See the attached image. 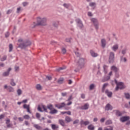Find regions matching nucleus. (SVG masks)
I'll use <instances>...</instances> for the list:
<instances>
[{"instance_id": "f257e3e1", "label": "nucleus", "mask_w": 130, "mask_h": 130, "mask_svg": "<svg viewBox=\"0 0 130 130\" xmlns=\"http://www.w3.org/2000/svg\"><path fill=\"white\" fill-rule=\"evenodd\" d=\"M17 45H18V47H20L21 48H25V47H27V46L31 45V42L27 41L24 42V41H23L22 39H19L18 41Z\"/></svg>"}, {"instance_id": "f03ea898", "label": "nucleus", "mask_w": 130, "mask_h": 130, "mask_svg": "<svg viewBox=\"0 0 130 130\" xmlns=\"http://www.w3.org/2000/svg\"><path fill=\"white\" fill-rule=\"evenodd\" d=\"M115 83L116 85V87L115 88V90L117 91L119 89L120 90H122V89H124L125 88V86L122 82H118L117 80L115 79Z\"/></svg>"}, {"instance_id": "7ed1b4c3", "label": "nucleus", "mask_w": 130, "mask_h": 130, "mask_svg": "<svg viewBox=\"0 0 130 130\" xmlns=\"http://www.w3.org/2000/svg\"><path fill=\"white\" fill-rule=\"evenodd\" d=\"M37 21L38 25L44 26L46 25V21H47V19H46V18H41L40 17H38L37 19Z\"/></svg>"}, {"instance_id": "20e7f679", "label": "nucleus", "mask_w": 130, "mask_h": 130, "mask_svg": "<svg viewBox=\"0 0 130 130\" xmlns=\"http://www.w3.org/2000/svg\"><path fill=\"white\" fill-rule=\"evenodd\" d=\"M114 61V53L111 52L109 57V62L112 63Z\"/></svg>"}, {"instance_id": "39448f33", "label": "nucleus", "mask_w": 130, "mask_h": 130, "mask_svg": "<svg viewBox=\"0 0 130 130\" xmlns=\"http://www.w3.org/2000/svg\"><path fill=\"white\" fill-rule=\"evenodd\" d=\"M91 21L93 23L95 29H98V20H97L95 18H91Z\"/></svg>"}, {"instance_id": "423d86ee", "label": "nucleus", "mask_w": 130, "mask_h": 130, "mask_svg": "<svg viewBox=\"0 0 130 130\" xmlns=\"http://www.w3.org/2000/svg\"><path fill=\"white\" fill-rule=\"evenodd\" d=\"M112 76V71L110 72L108 74V76H107L102 80V82H106L110 79V76Z\"/></svg>"}, {"instance_id": "0eeeda50", "label": "nucleus", "mask_w": 130, "mask_h": 130, "mask_svg": "<svg viewBox=\"0 0 130 130\" xmlns=\"http://www.w3.org/2000/svg\"><path fill=\"white\" fill-rule=\"evenodd\" d=\"M128 119H129V116H123L120 118V120L121 122L127 121Z\"/></svg>"}, {"instance_id": "6e6552de", "label": "nucleus", "mask_w": 130, "mask_h": 130, "mask_svg": "<svg viewBox=\"0 0 130 130\" xmlns=\"http://www.w3.org/2000/svg\"><path fill=\"white\" fill-rule=\"evenodd\" d=\"M55 107L58 108V109H60V108H62V107H64L66 106V103H61L60 104H56L55 105Z\"/></svg>"}, {"instance_id": "1a4fd4ad", "label": "nucleus", "mask_w": 130, "mask_h": 130, "mask_svg": "<svg viewBox=\"0 0 130 130\" xmlns=\"http://www.w3.org/2000/svg\"><path fill=\"white\" fill-rule=\"evenodd\" d=\"M23 108L27 110V112H28V113H31V111H30V105H23Z\"/></svg>"}, {"instance_id": "9d476101", "label": "nucleus", "mask_w": 130, "mask_h": 130, "mask_svg": "<svg viewBox=\"0 0 130 130\" xmlns=\"http://www.w3.org/2000/svg\"><path fill=\"white\" fill-rule=\"evenodd\" d=\"M111 71H113V72H114L115 73H117V72L119 71V69L115 67V66H113L111 67Z\"/></svg>"}, {"instance_id": "9b49d317", "label": "nucleus", "mask_w": 130, "mask_h": 130, "mask_svg": "<svg viewBox=\"0 0 130 130\" xmlns=\"http://www.w3.org/2000/svg\"><path fill=\"white\" fill-rule=\"evenodd\" d=\"M89 123H90V122L89 121H84V120H81L80 121L81 125H88Z\"/></svg>"}, {"instance_id": "f8f14e48", "label": "nucleus", "mask_w": 130, "mask_h": 130, "mask_svg": "<svg viewBox=\"0 0 130 130\" xmlns=\"http://www.w3.org/2000/svg\"><path fill=\"white\" fill-rule=\"evenodd\" d=\"M105 110H112V106L111 105H110V104H108L105 108Z\"/></svg>"}, {"instance_id": "ddd939ff", "label": "nucleus", "mask_w": 130, "mask_h": 130, "mask_svg": "<svg viewBox=\"0 0 130 130\" xmlns=\"http://www.w3.org/2000/svg\"><path fill=\"white\" fill-rule=\"evenodd\" d=\"M89 108V105L88 104H85L84 105L81 106L80 107V109L86 110Z\"/></svg>"}, {"instance_id": "4468645a", "label": "nucleus", "mask_w": 130, "mask_h": 130, "mask_svg": "<svg viewBox=\"0 0 130 130\" xmlns=\"http://www.w3.org/2000/svg\"><path fill=\"white\" fill-rule=\"evenodd\" d=\"M105 93L110 98L112 97V92L109 91L108 90H106Z\"/></svg>"}, {"instance_id": "2eb2a0df", "label": "nucleus", "mask_w": 130, "mask_h": 130, "mask_svg": "<svg viewBox=\"0 0 130 130\" xmlns=\"http://www.w3.org/2000/svg\"><path fill=\"white\" fill-rule=\"evenodd\" d=\"M11 71H12V69L11 68H9L8 71H7L6 72H4L3 73L4 77L8 76L9 75L10 72H11Z\"/></svg>"}, {"instance_id": "dca6fc26", "label": "nucleus", "mask_w": 130, "mask_h": 130, "mask_svg": "<svg viewBox=\"0 0 130 130\" xmlns=\"http://www.w3.org/2000/svg\"><path fill=\"white\" fill-rule=\"evenodd\" d=\"M90 54L92 57H97L98 56V54L95 53L93 50H90Z\"/></svg>"}, {"instance_id": "f3484780", "label": "nucleus", "mask_w": 130, "mask_h": 130, "mask_svg": "<svg viewBox=\"0 0 130 130\" xmlns=\"http://www.w3.org/2000/svg\"><path fill=\"white\" fill-rule=\"evenodd\" d=\"M76 61L77 62H78L79 63V64L83 65L85 63V59H84V58H80L78 62L77 61Z\"/></svg>"}, {"instance_id": "a211bd4d", "label": "nucleus", "mask_w": 130, "mask_h": 130, "mask_svg": "<svg viewBox=\"0 0 130 130\" xmlns=\"http://www.w3.org/2000/svg\"><path fill=\"white\" fill-rule=\"evenodd\" d=\"M103 69L105 74H107L108 73V66L104 65Z\"/></svg>"}, {"instance_id": "6ab92c4d", "label": "nucleus", "mask_w": 130, "mask_h": 130, "mask_svg": "<svg viewBox=\"0 0 130 130\" xmlns=\"http://www.w3.org/2000/svg\"><path fill=\"white\" fill-rule=\"evenodd\" d=\"M101 43L102 47H105L106 45V40L105 39H103L101 40Z\"/></svg>"}, {"instance_id": "aec40b11", "label": "nucleus", "mask_w": 130, "mask_h": 130, "mask_svg": "<svg viewBox=\"0 0 130 130\" xmlns=\"http://www.w3.org/2000/svg\"><path fill=\"white\" fill-rule=\"evenodd\" d=\"M112 50H113V51H116L117 49H118V44L114 45L112 47Z\"/></svg>"}, {"instance_id": "412c9836", "label": "nucleus", "mask_w": 130, "mask_h": 130, "mask_svg": "<svg viewBox=\"0 0 130 130\" xmlns=\"http://www.w3.org/2000/svg\"><path fill=\"white\" fill-rule=\"evenodd\" d=\"M76 22L77 23H78V24H79V26H80L81 28L83 27V24L82 23V21H81V20H80V19H76Z\"/></svg>"}, {"instance_id": "4be33fe9", "label": "nucleus", "mask_w": 130, "mask_h": 130, "mask_svg": "<svg viewBox=\"0 0 130 130\" xmlns=\"http://www.w3.org/2000/svg\"><path fill=\"white\" fill-rule=\"evenodd\" d=\"M36 88L37 90H38L39 91L42 90V86L40 84H37L36 86Z\"/></svg>"}, {"instance_id": "5701e85b", "label": "nucleus", "mask_w": 130, "mask_h": 130, "mask_svg": "<svg viewBox=\"0 0 130 130\" xmlns=\"http://www.w3.org/2000/svg\"><path fill=\"white\" fill-rule=\"evenodd\" d=\"M34 127H35V128L38 129V130H41L42 129V127L41 126L38 125V124H34Z\"/></svg>"}, {"instance_id": "b1692460", "label": "nucleus", "mask_w": 130, "mask_h": 130, "mask_svg": "<svg viewBox=\"0 0 130 130\" xmlns=\"http://www.w3.org/2000/svg\"><path fill=\"white\" fill-rule=\"evenodd\" d=\"M51 127L53 130H56L57 128H58V125H55V124H51Z\"/></svg>"}, {"instance_id": "393cba45", "label": "nucleus", "mask_w": 130, "mask_h": 130, "mask_svg": "<svg viewBox=\"0 0 130 130\" xmlns=\"http://www.w3.org/2000/svg\"><path fill=\"white\" fill-rule=\"evenodd\" d=\"M10 85L13 87H15V86H16V84L15 83V81L13 79H11L10 80Z\"/></svg>"}, {"instance_id": "a878e982", "label": "nucleus", "mask_w": 130, "mask_h": 130, "mask_svg": "<svg viewBox=\"0 0 130 130\" xmlns=\"http://www.w3.org/2000/svg\"><path fill=\"white\" fill-rule=\"evenodd\" d=\"M65 120L67 122H71L72 121V118L69 116H66L65 118Z\"/></svg>"}, {"instance_id": "bb28decb", "label": "nucleus", "mask_w": 130, "mask_h": 130, "mask_svg": "<svg viewBox=\"0 0 130 130\" xmlns=\"http://www.w3.org/2000/svg\"><path fill=\"white\" fill-rule=\"evenodd\" d=\"M7 90L9 91V92H14L15 91V89H14V88H13L11 86H8Z\"/></svg>"}, {"instance_id": "cd10ccee", "label": "nucleus", "mask_w": 130, "mask_h": 130, "mask_svg": "<svg viewBox=\"0 0 130 130\" xmlns=\"http://www.w3.org/2000/svg\"><path fill=\"white\" fill-rule=\"evenodd\" d=\"M108 86V83H105L103 85V87H102V89L103 92H104V91L105 90V88H106Z\"/></svg>"}, {"instance_id": "c85d7f7f", "label": "nucleus", "mask_w": 130, "mask_h": 130, "mask_svg": "<svg viewBox=\"0 0 130 130\" xmlns=\"http://www.w3.org/2000/svg\"><path fill=\"white\" fill-rule=\"evenodd\" d=\"M51 114H54L55 113H57V110L54 109H52L50 112Z\"/></svg>"}, {"instance_id": "c756f323", "label": "nucleus", "mask_w": 130, "mask_h": 130, "mask_svg": "<svg viewBox=\"0 0 130 130\" xmlns=\"http://www.w3.org/2000/svg\"><path fill=\"white\" fill-rule=\"evenodd\" d=\"M94 128H95V127L92 124H90L88 126V129L89 130H94Z\"/></svg>"}, {"instance_id": "7c9ffc66", "label": "nucleus", "mask_w": 130, "mask_h": 130, "mask_svg": "<svg viewBox=\"0 0 130 130\" xmlns=\"http://www.w3.org/2000/svg\"><path fill=\"white\" fill-rule=\"evenodd\" d=\"M59 122L62 126H64L65 123H64V121L63 120H59Z\"/></svg>"}, {"instance_id": "2f4dec72", "label": "nucleus", "mask_w": 130, "mask_h": 130, "mask_svg": "<svg viewBox=\"0 0 130 130\" xmlns=\"http://www.w3.org/2000/svg\"><path fill=\"white\" fill-rule=\"evenodd\" d=\"M116 111V115H117V116H121V115H122V114L119 112V111Z\"/></svg>"}, {"instance_id": "473e14b6", "label": "nucleus", "mask_w": 130, "mask_h": 130, "mask_svg": "<svg viewBox=\"0 0 130 130\" xmlns=\"http://www.w3.org/2000/svg\"><path fill=\"white\" fill-rule=\"evenodd\" d=\"M112 124V121L111 120H108L106 122V125H108V124Z\"/></svg>"}, {"instance_id": "72a5a7b5", "label": "nucleus", "mask_w": 130, "mask_h": 130, "mask_svg": "<svg viewBox=\"0 0 130 130\" xmlns=\"http://www.w3.org/2000/svg\"><path fill=\"white\" fill-rule=\"evenodd\" d=\"M64 79L63 78H60L58 80V84H62L63 83Z\"/></svg>"}, {"instance_id": "f704fd0d", "label": "nucleus", "mask_w": 130, "mask_h": 130, "mask_svg": "<svg viewBox=\"0 0 130 130\" xmlns=\"http://www.w3.org/2000/svg\"><path fill=\"white\" fill-rule=\"evenodd\" d=\"M124 95H125V99H130V95H129V93H124Z\"/></svg>"}, {"instance_id": "c9c22d12", "label": "nucleus", "mask_w": 130, "mask_h": 130, "mask_svg": "<svg viewBox=\"0 0 130 130\" xmlns=\"http://www.w3.org/2000/svg\"><path fill=\"white\" fill-rule=\"evenodd\" d=\"M47 108L48 109H50V110H52V109H53V106H52V105H48L47 106Z\"/></svg>"}, {"instance_id": "e433bc0d", "label": "nucleus", "mask_w": 130, "mask_h": 130, "mask_svg": "<svg viewBox=\"0 0 130 130\" xmlns=\"http://www.w3.org/2000/svg\"><path fill=\"white\" fill-rule=\"evenodd\" d=\"M126 48H124L123 50H122L121 51V53L123 54V55H124V54H125V53H126Z\"/></svg>"}, {"instance_id": "4c0bfd02", "label": "nucleus", "mask_w": 130, "mask_h": 130, "mask_svg": "<svg viewBox=\"0 0 130 130\" xmlns=\"http://www.w3.org/2000/svg\"><path fill=\"white\" fill-rule=\"evenodd\" d=\"M63 6L64 7V8H66V9H69V8L71 7V5L67 4H64Z\"/></svg>"}, {"instance_id": "58836bf2", "label": "nucleus", "mask_w": 130, "mask_h": 130, "mask_svg": "<svg viewBox=\"0 0 130 130\" xmlns=\"http://www.w3.org/2000/svg\"><path fill=\"white\" fill-rule=\"evenodd\" d=\"M104 130H113V128L111 126H108L107 127H105Z\"/></svg>"}, {"instance_id": "ea45409f", "label": "nucleus", "mask_w": 130, "mask_h": 130, "mask_svg": "<svg viewBox=\"0 0 130 130\" xmlns=\"http://www.w3.org/2000/svg\"><path fill=\"white\" fill-rule=\"evenodd\" d=\"M13 50V45L12 44H10L9 45V52H11Z\"/></svg>"}, {"instance_id": "a19ab883", "label": "nucleus", "mask_w": 130, "mask_h": 130, "mask_svg": "<svg viewBox=\"0 0 130 130\" xmlns=\"http://www.w3.org/2000/svg\"><path fill=\"white\" fill-rule=\"evenodd\" d=\"M6 59H7V56H6V55H4V56L1 59V61H5V60H6Z\"/></svg>"}, {"instance_id": "79ce46f5", "label": "nucleus", "mask_w": 130, "mask_h": 130, "mask_svg": "<svg viewBox=\"0 0 130 130\" xmlns=\"http://www.w3.org/2000/svg\"><path fill=\"white\" fill-rule=\"evenodd\" d=\"M23 118L24 119H29L30 118V116H29V115H25L23 116Z\"/></svg>"}, {"instance_id": "37998d69", "label": "nucleus", "mask_w": 130, "mask_h": 130, "mask_svg": "<svg viewBox=\"0 0 130 130\" xmlns=\"http://www.w3.org/2000/svg\"><path fill=\"white\" fill-rule=\"evenodd\" d=\"M17 94L18 95V96H20V95H21L22 94V90L21 89H18L17 90Z\"/></svg>"}, {"instance_id": "c03bdc74", "label": "nucleus", "mask_w": 130, "mask_h": 130, "mask_svg": "<svg viewBox=\"0 0 130 130\" xmlns=\"http://www.w3.org/2000/svg\"><path fill=\"white\" fill-rule=\"evenodd\" d=\"M94 87H95V85H94V84H91L89 86L90 90H93Z\"/></svg>"}, {"instance_id": "a18cd8bd", "label": "nucleus", "mask_w": 130, "mask_h": 130, "mask_svg": "<svg viewBox=\"0 0 130 130\" xmlns=\"http://www.w3.org/2000/svg\"><path fill=\"white\" fill-rule=\"evenodd\" d=\"M7 127L8 128H10V127L13 128V124L9 123V124H7Z\"/></svg>"}, {"instance_id": "49530a36", "label": "nucleus", "mask_w": 130, "mask_h": 130, "mask_svg": "<svg viewBox=\"0 0 130 130\" xmlns=\"http://www.w3.org/2000/svg\"><path fill=\"white\" fill-rule=\"evenodd\" d=\"M89 6L90 7H95V6H96V4L95 3L92 2L89 4Z\"/></svg>"}, {"instance_id": "de8ad7c7", "label": "nucleus", "mask_w": 130, "mask_h": 130, "mask_svg": "<svg viewBox=\"0 0 130 130\" xmlns=\"http://www.w3.org/2000/svg\"><path fill=\"white\" fill-rule=\"evenodd\" d=\"M121 61H123V62H126V61H127V60L126 59V58L124 57L123 58H121Z\"/></svg>"}, {"instance_id": "09e8293b", "label": "nucleus", "mask_w": 130, "mask_h": 130, "mask_svg": "<svg viewBox=\"0 0 130 130\" xmlns=\"http://www.w3.org/2000/svg\"><path fill=\"white\" fill-rule=\"evenodd\" d=\"M42 108L44 110V111H45L46 112V111H47V108L46 107V106L43 105Z\"/></svg>"}, {"instance_id": "8fccbe9b", "label": "nucleus", "mask_w": 130, "mask_h": 130, "mask_svg": "<svg viewBox=\"0 0 130 130\" xmlns=\"http://www.w3.org/2000/svg\"><path fill=\"white\" fill-rule=\"evenodd\" d=\"M66 53H67V50L66 49V48H63L62 49V53H63V54H64Z\"/></svg>"}, {"instance_id": "3c124183", "label": "nucleus", "mask_w": 130, "mask_h": 130, "mask_svg": "<svg viewBox=\"0 0 130 130\" xmlns=\"http://www.w3.org/2000/svg\"><path fill=\"white\" fill-rule=\"evenodd\" d=\"M36 116L37 118H38V119H39L40 118V114L37 113L36 114Z\"/></svg>"}, {"instance_id": "603ef678", "label": "nucleus", "mask_w": 130, "mask_h": 130, "mask_svg": "<svg viewBox=\"0 0 130 130\" xmlns=\"http://www.w3.org/2000/svg\"><path fill=\"white\" fill-rule=\"evenodd\" d=\"M6 124H7V125L8 124H9L10 123V119H8L7 120H6Z\"/></svg>"}, {"instance_id": "864d4df0", "label": "nucleus", "mask_w": 130, "mask_h": 130, "mask_svg": "<svg viewBox=\"0 0 130 130\" xmlns=\"http://www.w3.org/2000/svg\"><path fill=\"white\" fill-rule=\"evenodd\" d=\"M67 94H68V93L67 92H62L61 93V95L63 97L66 96Z\"/></svg>"}, {"instance_id": "5fc2aeb1", "label": "nucleus", "mask_w": 130, "mask_h": 130, "mask_svg": "<svg viewBox=\"0 0 130 130\" xmlns=\"http://www.w3.org/2000/svg\"><path fill=\"white\" fill-rule=\"evenodd\" d=\"M4 67H5V63L0 62V68H4Z\"/></svg>"}, {"instance_id": "6e6d98bb", "label": "nucleus", "mask_w": 130, "mask_h": 130, "mask_svg": "<svg viewBox=\"0 0 130 130\" xmlns=\"http://www.w3.org/2000/svg\"><path fill=\"white\" fill-rule=\"evenodd\" d=\"M22 5H23V7H26V6H28V3H27V2H23L22 3Z\"/></svg>"}, {"instance_id": "4d7b16f0", "label": "nucleus", "mask_w": 130, "mask_h": 130, "mask_svg": "<svg viewBox=\"0 0 130 130\" xmlns=\"http://www.w3.org/2000/svg\"><path fill=\"white\" fill-rule=\"evenodd\" d=\"M115 77L116 78H119V74L118 72H115Z\"/></svg>"}, {"instance_id": "13d9d810", "label": "nucleus", "mask_w": 130, "mask_h": 130, "mask_svg": "<svg viewBox=\"0 0 130 130\" xmlns=\"http://www.w3.org/2000/svg\"><path fill=\"white\" fill-rule=\"evenodd\" d=\"M105 119H106L105 118H101L100 120L101 122H104V121H105Z\"/></svg>"}, {"instance_id": "bf43d9fd", "label": "nucleus", "mask_w": 130, "mask_h": 130, "mask_svg": "<svg viewBox=\"0 0 130 130\" xmlns=\"http://www.w3.org/2000/svg\"><path fill=\"white\" fill-rule=\"evenodd\" d=\"M5 118V115L2 114L0 115V119H3V118Z\"/></svg>"}, {"instance_id": "052dcab7", "label": "nucleus", "mask_w": 130, "mask_h": 130, "mask_svg": "<svg viewBox=\"0 0 130 130\" xmlns=\"http://www.w3.org/2000/svg\"><path fill=\"white\" fill-rule=\"evenodd\" d=\"M46 79H47L49 80H50L52 79V78L51 77V76H46Z\"/></svg>"}, {"instance_id": "680f3d73", "label": "nucleus", "mask_w": 130, "mask_h": 130, "mask_svg": "<svg viewBox=\"0 0 130 130\" xmlns=\"http://www.w3.org/2000/svg\"><path fill=\"white\" fill-rule=\"evenodd\" d=\"M79 123V120H76L73 122L74 124H76V123Z\"/></svg>"}, {"instance_id": "e2e57ef3", "label": "nucleus", "mask_w": 130, "mask_h": 130, "mask_svg": "<svg viewBox=\"0 0 130 130\" xmlns=\"http://www.w3.org/2000/svg\"><path fill=\"white\" fill-rule=\"evenodd\" d=\"M38 110L39 111H40V112H42V110L41 109V107H40V106L38 107Z\"/></svg>"}, {"instance_id": "0e129e2a", "label": "nucleus", "mask_w": 130, "mask_h": 130, "mask_svg": "<svg viewBox=\"0 0 130 130\" xmlns=\"http://www.w3.org/2000/svg\"><path fill=\"white\" fill-rule=\"evenodd\" d=\"M87 15L89 16V17H92V16H93V14H92V13L91 12H88Z\"/></svg>"}, {"instance_id": "69168bd1", "label": "nucleus", "mask_w": 130, "mask_h": 130, "mask_svg": "<svg viewBox=\"0 0 130 130\" xmlns=\"http://www.w3.org/2000/svg\"><path fill=\"white\" fill-rule=\"evenodd\" d=\"M15 72H18L19 71V67H15Z\"/></svg>"}, {"instance_id": "338daca9", "label": "nucleus", "mask_w": 130, "mask_h": 130, "mask_svg": "<svg viewBox=\"0 0 130 130\" xmlns=\"http://www.w3.org/2000/svg\"><path fill=\"white\" fill-rule=\"evenodd\" d=\"M18 120L19 121H23L24 120V119H23V118L22 117H19Z\"/></svg>"}, {"instance_id": "774afa93", "label": "nucleus", "mask_w": 130, "mask_h": 130, "mask_svg": "<svg viewBox=\"0 0 130 130\" xmlns=\"http://www.w3.org/2000/svg\"><path fill=\"white\" fill-rule=\"evenodd\" d=\"M85 94H82L81 95V98H82V99H85Z\"/></svg>"}]
</instances>
